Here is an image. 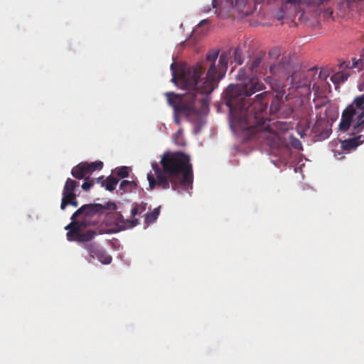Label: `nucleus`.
<instances>
[{
	"label": "nucleus",
	"instance_id": "f257e3e1",
	"mask_svg": "<svg viewBox=\"0 0 364 364\" xmlns=\"http://www.w3.org/2000/svg\"><path fill=\"white\" fill-rule=\"evenodd\" d=\"M265 88L257 78L253 77L240 85H230L226 89L225 99L230 114L237 127L250 135L262 132V137L272 147L280 148L287 144L285 139L273 132L268 123L267 109L270 95L263 92L254 99L250 96Z\"/></svg>",
	"mask_w": 364,
	"mask_h": 364
},
{
	"label": "nucleus",
	"instance_id": "f03ea898",
	"mask_svg": "<svg viewBox=\"0 0 364 364\" xmlns=\"http://www.w3.org/2000/svg\"><path fill=\"white\" fill-rule=\"evenodd\" d=\"M161 166L153 162L151 167L154 173L147 174L150 189L156 186L166 190L181 192V190L193 188V171L189 155L183 151H166L160 161Z\"/></svg>",
	"mask_w": 364,
	"mask_h": 364
},
{
	"label": "nucleus",
	"instance_id": "7ed1b4c3",
	"mask_svg": "<svg viewBox=\"0 0 364 364\" xmlns=\"http://www.w3.org/2000/svg\"><path fill=\"white\" fill-rule=\"evenodd\" d=\"M218 50H211L206 60L197 63L192 68H183L180 71V80L184 87H195L202 94H210L218 87L217 66L215 61Z\"/></svg>",
	"mask_w": 364,
	"mask_h": 364
},
{
	"label": "nucleus",
	"instance_id": "20e7f679",
	"mask_svg": "<svg viewBox=\"0 0 364 364\" xmlns=\"http://www.w3.org/2000/svg\"><path fill=\"white\" fill-rule=\"evenodd\" d=\"M170 68L172 71L171 81L182 89L191 90L185 95H177L173 92H166L167 102L176 114H181L186 118L198 114L196 102L200 103L203 109L208 106L209 94H202L195 87H184L180 80V72L178 73L176 64L171 63Z\"/></svg>",
	"mask_w": 364,
	"mask_h": 364
},
{
	"label": "nucleus",
	"instance_id": "39448f33",
	"mask_svg": "<svg viewBox=\"0 0 364 364\" xmlns=\"http://www.w3.org/2000/svg\"><path fill=\"white\" fill-rule=\"evenodd\" d=\"M212 6L218 9V15L228 14L235 9L242 15L248 16L253 12L255 4L254 0H213Z\"/></svg>",
	"mask_w": 364,
	"mask_h": 364
},
{
	"label": "nucleus",
	"instance_id": "423d86ee",
	"mask_svg": "<svg viewBox=\"0 0 364 364\" xmlns=\"http://www.w3.org/2000/svg\"><path fill=\"white\" fill-rule=\"evenodd\" d=\"M107 205H103L100 203L85 204L77 209L71 216V220H74L79 216H82V223L85 226H88L96 223V220L92 221V218L97 214L103 213L107 210L110 205L115 207L114 203H107Z\"/></svg>",
	"mask_w": 364,
	"mask_h": 364
},
{
	"label": "nucleus",
	"instance_id": "0eeeda50",
	"mask_svg": "<svg viewBox=\"0 0 364 364\" xmlns=\"http://www.w3.org/2000/svg\"><path fill=\"white\" fill-rule=\"evenodd\" d=\"M82 247L87 250L90 256L89 262L96 258L103 264H109L112 262V257L99 244L96 242L85 243Z\"/></svg>",
	"mask_w": 364,
	"mask_h": 364
},
{
	"label": "nucleus",
	"instance_id": "6e6552de",
	"mask_svg": "<svg viewBox=\"0 0 364 364\" xmlns=\"http://www.w3.org/2000/svg\"><path fill=\"white\" fill-rule=\"evenodd\" d=\"M103 167V163L100 161L87 163L82 162L72 168L71 174L77 179L86 178L96 170H100Z\"/></svg>",
	"mask_w": 364,
	"mask_h": 364
},
{
	"label": "nucleus",
	"instance_id": "1a4fd4ad",
	"mask_svg": "<svg viewBox=\"0 0 364 364\" xmlns=\"http://www.w3.org/2000/svg\"><path fill=\"white\" fill-rule=\"evenodd\" d=\"M291 89L298 90L301 95H309L310 91V82L304 73H294L291 77Z\"/></svg>",
	"mask_w": 364,
	"mask_h": 364
},
{
	"label": "nucleus",
	"instance_id": "9d476101",
	"mask_svg": "<svg viewBox=\"0 0 364 364\" xmlns=\"http://www.w3.org/2000/svg\"><path fill=\"white\" fill-rule=\"evenodd\" d=\"M147 203L141 202V203H134L131 210L132 219L123 220L122 223L126 228H132L140 223L139 219L135 218L137 215H141L147 208Z\"/></svg>",
	"mask_w": 364,
	"mask_h": 364
},
{
	"label": "nucleus",
	"instance_id": "9b49d317",
	"mask_svg": "<svg viewBox=\"0 0 364 364\" xmlns=\"http://www.w3.org/2000/svg\"><path fill=\"white\" fill-rule=\"evenodd\" d=\"M355 114L356 112L355 109H353L352 106H348L343 111L338 125V129L341 132H346L350 129Z\"/></svg>",
	"mask_w": 364,
	"mask_h": 364
},
{
	"label": "nucleus",
	"instance_id": "f8f14e48",
	"mask_svg": "<svg viewBox=\"0 0 364 364\" xmlns=\"http://www.w3.org/2000/svg\"><path fill=\"white\" fill-rule=\"evenodd\" d=\"M312 132L321 139H326L329 136L331 130L328 128V122L320 118L314 124Z\"/></svg>",
	"mask_w": 364,
	"mask_h": 364
},
{
	"label": "nucleus",
	"instance_id": "ddd939ff",
	"mask_svg": "<svg viewBox=\"0 0 364 364\" xmlns=\"http://www.w3.org/2000/svg\"><path fill=\"white\" fill-rule=\"evenodd\" d=\"M231 56L230 51L223 52L219 58L217 65V78L218 81L224 76L227 71L228 63Z\"/></svg>",
	"mask_w": 364,
	"mask_h": 364
},
{
	"label": "nucleus",
	"instance_id": "4468645a",
	"mask_svg": "<svg viewBox=\"0 0 364 364\" xmlns=\"http://www.w3.org/2000/svg\"><path fill=\"white\" fill-rule=\"evenodd\" d=\"M364 141V136L359 135L351 139H346L341 141V148L344 151H350L355 149Z\"/></svg>",
	"mask_w": 364,
	"mask_h": 364
},
{
	"label": "nucleus",
	"instance_id": "2eb2a0df",
	"mask_svg": "<svg viewBox=\"0 0 364 364\" xmlns=\"http://www.w3.org/2000/svg\"><path fill=\"white\" fill-rule=\"evenodd\" d=\"M78 186V183L68 178L64 185L63 193H62V199H66L68 198H71L73 196H75V189Z\"/></svg>",
	"mask_w": 364,
	"mask_h": 364
},
{
	"label": "nucleus",
	"instance_id": "dca6fc26",
	"mask_svg": "<svg viewBox=\"0 0 364 364\" xmlns=\"http://www.w3.org/2000/svg\"><path fill=\"white\" fill-rule=\"evenodd\" d=\"M100 234H102V232L97 230H88L84 232L80 231L79 232L78 237L75 238V241L78 242H84V244L89 243L91 242L90 241L94 239L95 236Z\"/></svg>",
	"mask_w": 364,
	"mask_h": 364
},
{
	"label": "nucleus",
	"instance_id": "f3484780",
	"mask_svg": "<svg viewBox=\"0 0 364 364\" xmlns=\"http://www.w3.org/2000/svg\"><path fill=\"white\" fill-rule=\"evenodd\" d=\"M352 73L350 69H341L331 77V80L334 83H343L348 80Z\"/></svg>",
	"mask_w": 364,
	"mask_h": 364
},
{
	"label": "nucleus",
	"instance_id": "a211bd4d",
	"mask_svg": "<svg viewBox=\"0 0 364 364\" xmlns=\"http://www.w3.org/2000/svg\"><path fill=\"white\" fill-rule=\"evenodd\" d=\"M137 184L134 181L123 180L119 185L121 194L130 193L136 188Z\"/></svg>",
	"mask_w": 364,
	"mask_h": 364
},
{
	"label": "nucleus",
	"instance_id": "6ab92c4d",
	"mask_svg": "<svg viewBox=\"0 0 364 364\" xmlns=\"http://www.w3.org/2000/svg\"><path fill=\"white\" fill-rule=\"evenodd\" d=\"M364 127V112H361L358 115L356 122L353 124V130L350 133L354 135L360 133Z\"/></svg>",
	"mask_w": 364,
	"mask_h": 364
},
{
	"label": "nucleus",
	"instance_id": "aec40b11",
	"mask_svg": "<svg viewBox=\"0 0 364 364\" xmlns=\"http://www.w3.org/2000/svg\"><path fill=\"white\" fill-rule=\"evenodd\" d=\"M119 182V179L113 176H108L105 181H102V186L105 187L106 190L113 191Z\"/></svg>",
	"mask_w": 364,
	"mask_h": 364
},
{
	"label": "nucleus",
	"instance_id": "412c9836",
	"mask_svg": "<svg viewBox=\"0 0 364 364\" xmlns=\"http://www.w3.org/2000/svg\"><path fill=\"white\" fill-rule=\"evenodd\" d=\"M160 214V206L156 208L153 210L152 212L147 213L144 214V222L146 225H150L154 223L158 218Z\"/></svg>",
	"mask_w": 364,
	"mask_h": 364
},
{
	"label": "nucleus",
	"instance_id": "4be33fe9",
	"mask_svg": "<svg viewBox=\"0 0 364 364\" xmlns=\"http://www.w3.org/2000/svg\"><path fill=\"white\" fill-rule=\"evenodd\" d=\"M284 64L279 63L270 66L269 70L272 75L282 77L284 75Z\"/></svg>",
	"mask_w": 364,
	"mask_h": 364
},
{
	"label": "nucleus",
	"instance_id": "5701e85b",
	"mask_svg": "<svg viewBox=\"0 0 364 364\" xmlns=\"http://www.w3.org/2000/svg\"><path fill=\"white\" fill-rule=\"evenodd\" d=\"M173 141L174 144L178 146H184L186 141L183 135V129L180 128L173 135Z\"/></svg>",
	"mask_w": 364,
	"mask_h": 364
},
{
	"label": "nucleus",
	"instance_id": "b1692460",
	"mask_svg": "<svg viewBox=\"0 0 364 364\" xmlns=\"http://www.w3.org/2000/svg\"><path fill=\"white\" fill-rule=\"evenodd\" d=\"M82 227H85L82 223V220L77 221L76 218H75L74 220H72V222L70 223L65 229L67 230H74L75 232H80Z\"/></svg>",
	"mask_w": 364,
	"mask_h": 364
},
{
	"label": "nucleus",
	"instance_id": "393cba45",
	"mask_svg": "<svg viewBox=\"0 0 364 364\" xmlns=\"http://www.w3.org/2000/svg\"><path fill=\"white\" fill-rule=\"evenodd\" d=\"M352 106L353 109H356L364 110V93L360 96L356 97L353 102L349 105Z\"/></svg>",
	"mask_w": 364,
	"mask_h": 364
},
{
	"label": "nucleus",
	"instance_id": "a878e982",
	"mask_svg": "<svg viewBox=\"0 0 364 364\" xmlns=\"http://www.w3.org/2000/svg\"><path fill=\"white\" fill-rule=\"evenodd\" d=\"M68 205H70L74 207L78 206V201L77 200V196H73L71 198L61 200L60 208L64 210Z\"/></svg>",
	"mask_w": 364,
	"mask_h": 364
},
{
	"label": "nucleus",
	"instance_id": "bb28decb",
	"mask_svg": "<svg viewBox=\"0 0 364 364\" xmlns=\"http://www.w3.org/2000/svg\"><path fill=\"white\" fill-rule=\"evenodd\" d=\"M358 59L355 58H352V63L350 61H343L339 65L340 69H353L356 68L358 65Z\"/></svg>",
	"mask_w": 364,
	"mask_h": 364
},
{
	"label": "nucleus",
	"instance_id": "cd10ccee",
	"mask_svg": "<svg viewBox=\"0 0 364 364\" xmlns=\"http://www.w3.org/2000/svg\"><path fill=\"white\" fill-rule=\"evenodd\" d=\"M114 173L117 176L122 178H127L129 175V168L127 166H120L115 168Z\"/></svg>",
	"mask_w": 364,
	"mask_h": 364
},
{
	"label": "nucleus",
	"instance_id": "c85d7f7f",
	"mask_svg": "<svg viewBox=\"0 0 364 364\" xmlns=\"http://www.w3.org/2000/svg\"><path fill=\"white\" fill-rule=\"evenodd\" d=\"M242 50L239 48H236L234 50V61L238 64L241 65L243 63V59L242 57Z\"/></svg>",
	"mask_w": 364,
	"mask_h": 364
},
{
	"label": "nucleus",
	"instance_id": "c756f323",
	"mask_svg": "<svg viewBox=\"0 0 364 364\" xmlns=\"http://www.w3.org/2000/svg\"><path fill=\"white\" fill-rule=\"evenodd\" d=\"M299 0H283V9H288L289 8L291 7H294L295 9L296 7V5L299 4Z\"/></svg>",
	"mask_w": 364,
	"mask_h": 364
},
{
	"label": "nucleus",
	"instance_id": "7c9ffc66",
	"mask_svg": "<svg viewBox=\"0 0 364 364\" xmlns=\"http://www.w3.org/2000/svg\"><path fill=\"white\" fill-rule=\"evenodd\" d=\"M289 142L293 148L298 150L302 149V144L297 138L291 136Z\"/></svg>",
	"mask_w": 364,
	"mask_h": 364
},
{
	"label": "nucleus",
	"instance_id": "2f4dec72",
	"mask_svg": "<svg viewBox=\"0 0 364 364\" xmlns=\"http://www.w3.org/2000/svg\"><path fill=\"white\" fill-rule=\"evenodd\" d=\"M94 184H95L94 178L90 179L89 177H87L85 178V181L82 184V188L84 191H87L91 187H92L94 186Z\"/></svg>",
	"mask_w": 364,
	"mask_h": 364
},
{
	"label": "nucleus",
	"instance_id": "473e14b6",
	"mask_svg": "<svg viewBox=\"0 0 364 364\" xmlns=\"http://www.w3.org/2000/svg\"><path fill=\"white\" fill-rule=\"evenodd\" d=\"M262 59L260 58H255L249 65V68L253 72L261 63Z\"/></svg>",
	"mask_w": 364,
	"mask_h": 364
},
{
	"label": "nucleus",
	"instance_id": "72a5a7b5",
	"mask_svg": "<svg viewBox=\"0 0 364 364\" xmlns=\"http://www.w3.org/2000/svg\"><path fill=\"white\" fill-rule=\"evenodd\" d=\"M78 235H79V232H75L74 230H68L66 237H67L68 240L73 241V240H75L76 237H78Z\"/></svg>",
	"mask_w": 364,
	"mask_h": 364
},
{
	"label": "nucleus",
	"instance_id": "f704fd0d",
	"mask_svg": "<svg viewBox=\"0 0 364 364\" xmlns=\"http://www.w3.org/2000/svg\"><path fill=\"white\" fill-rule=\"evenodd\" d=\"M287 9H283V6H282L281 10L276 15L277 19L278 21L282 20L284 18V16L287 14Z\"/></svg>",
	"mask_w": 364,
	"mask_h": 364
},
{
	"label": "nucleus",
	"instance_id": "c9c22d12",
	"mask_svg": "<svg viewBox=\"0 0 364 364\" xmlns=\"http://www.w3.org/2000/svg\"><path fill=\"white\" fill-rule=\"evenodd\" d=\"M333 9L331 8H327L324 10L323 13V16L325 18H332L333 19Z\"/></svg>",
	"mask_w": 364,
	"mask_h": 364
},
{
	"label": "nucleus",
	"instance_id": "e433bc0d",
	"mask_svg": "<svg viewBox=\"0 0 364 364\" xmlns=\"http://www.w3.org/2000/svg\"><path fill=\"white\" fill-rule=\"evenodd\" d=\"M331 0H311V3L316 6L327 5Z\"/></svg>",
	"mask_w": 364,
	"mask_h": 364
},
{
	"label": "nucleus",
	"instance_id": "4c0bfd02",
	"mask_svg": "<svg viewBox=\"0 0 364 364\" xmlns=\"http://www.w3.org/2000/svg\"><path fill=\"white\" fill-rule=\"evenodd\" d=\"M183 117V115H181V114H176L174 111H173V118H174V122L179 125L181 124V119H180V117Z\"/></svg>",
	"mask_w": 364,
	"mask_h": 364
},
{
	"label": "nucleus",
	"instance_id": "58836bf2",
	"mask_svg": "<svg viewBox=\"0 0 364 364\" xmlns=\"http://www.w3.org/2000/svg\"><path fill=\"white\" fill-rule=\"evenodd\" d=\"M358 66L356 67V68L358 70H361L364 67V58H361L360 59H358Z\"/></svg>",
	"mask_w": 364,
	"mask_h": 364
},
{
	"label": "nucleus",
	"instance_id": "ea45409f",
	"mask_svg": "<svg viewBox=\"0 0 364 364\" xmlns=\"http://www.w3.org/2000/svg\"><path fill=\"white\" fill-rule=\"evenodd\" d=\"M279 109V103L276 105L274 102H272L270 106V109L272 112H276Z\"/></svg>",
	"mask_w": 364,
	"mask_h": 364
},
{
	"label": "nucleus",
	"instance_id": "a19ab883",
	"mask_svg": "<svg viewBox=\"0 0 364 364\" xmlns=\"http://www.w3.org/2000/svg\"><path fill=\"white\" fill-rule=\"evenodd\" d=\"M295 102H297L299 106L303 104V100L301 97H296Z\"/></svg>",
	"mask_w": 364,
	"mask_h": 364
},
{
	"label": "nucleus",
	"instance_id": "79ce46f5",
	"mask_svg": "<svg viewBox=\"0 0 364 364\" xmlns=\"http://www.w3.org/2000/svg\"><path fill=\"white\" fill-rule=\"evenodd\" d=\"M336 153H337L336 151H334V156H335L336 157H337L338 159H342V158H343V156L342 155V154H341V153L338 152V155H337V154H336Z\"/></svg>",
	"mask_w": 364,
	"mask_h": 364
},
{
	"label": "nucleus",
	"instance_id": "37998d69",
	"mask_svg": "<svg viewBox=\"0 0 364 364\" xmlns=\"http://www.w3.org/2000/svg\"><path fill=\"white\" fill-rule=\"evenodd\" d=\"M94 180H95V183H101V181L103 180V176L98 177Z\"/></svg>",
	"mask_w": 364,
	"mask_h": 364
},
{
	"label": "nucleus",
	"instance_id": "c03bdc74",
	"mask_svg": "<svg viewBox=\"0 0 364 364\" xmlns=\"http://www.w3.org/2000/svg\"><path fill=\"white\" fill-rule=\"evenodd\" d=\"M208 23V20H203L201 21V22L199 23V25H203L204 23Z\"/></svg>",
	"mask_w": 364,
	"mask_h": 364
},
{
	"label": "nucleus",
	"instance_id": "a18cd8bd",
	"mask_svg": "<svg viewBox=\"0 0 364 364\" xmlns=\"http://www.w3.org/2000/svg\"><path fill=\"white\" fill-rule=\"evenodd\" d=\"M360 57L364 58V48H363V50L362 53L360 55Z\"/></svg>",
	"mask_w": 364,
	"mask_h": 364
},
{
	"label": "nucleus",
	"instance_id": "49530a36",
	"mask_svg": "<svg viewBox=\"0 0 364 364\" xmlns=\"http://www.w3.org/2000/svg\"><path fill=\"white\" fill-rule=\"evenodd\" d=\"M289 95H290V94H288V95H287V99H289Z\"/></svg>",
	"mask_w": 364,
	"mask_h": 364
},
{
	"label": "nucleus",
	"instance_id": "de8ad7c7",
	"mask_svg": "<svg viewBox=\"0 0 364 364\" xmlns=\"http://www.w3.org/2000/svg\"><path fill=\"white\" fill-rule=\"evenodd\" d=\"M293 111H294V109H292V108H291V109H290V112H293Z\"/></svg>",
	"mask_w": 364,
	"mask_h": 364
}]
</instances>
